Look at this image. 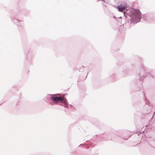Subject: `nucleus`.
I'll return each instance as SVG.
<instances>
[{
    "instance_id": "f03ea898",
    "label": "nucleus",
    "mask_w": 155,
    "mask_h": 155,
    "mask_svg": "<svg viewBox=\"0 0 155 155\" xmlns=\"http://www.w3.org/2000/svg\"><path fill=\"white\" fill-rule=\"evenodd\" d=\"M127 8L126 4L125 3L124 5H122L121 4L120 6H117V8L118 9V10L120 12H124V13L125 12H124L126 10Z\"/></svg>"
},
{
    "instance_id": "7ed1b4c3",
    "label": "nucleus",
    "mask_w": 155,
    "mask_h": 155,
    "mask_svg": "<svg viewBox=\"0 0 155 155\" xmlns=\"http://www.w3.org/2000/svg\"><path fill=\"white\" fill-rule=\"evenodd\" d=\"M134 16L138 19H140V18L141 14L140 12L138 11H135Z\"/></svg>"
},
{
    "instance_id": "f257e3e1",
    "label": "nucleus",
    "mask_w": 155,
    "mask_h": 155,
    "mask_svg": "<svg viewBox=\"0 0 155 155\" xmlns=\"http://www.w3.org/2000/svg\"><path fill=\"white\" fill-rule=\"evenodd\" d=\"M51 100L56 103L58 102L62 103L64 101H65L63 97H58L55 95L51 97Z\"/></svg>"
}]
</instances>
